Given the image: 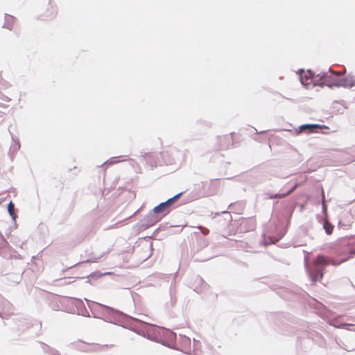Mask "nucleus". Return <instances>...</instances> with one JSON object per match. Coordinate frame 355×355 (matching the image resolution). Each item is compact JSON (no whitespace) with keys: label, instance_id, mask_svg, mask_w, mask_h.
<instances>
[{"label":"nucleus","instance_id":"nucleus-1","mask_svg":"<svg viewBox=\"0 0 355 355\" xmlns=\"http://www.w3.org/2000/svg\"><path fill=\"white\" fill-rule=\"evenodd\" d=\"M180 195L181 193H179L174 197L167 200L166 202L160 203L159 205L154 207L153 212L156 214L166 216L170 212L171 205L179 198Z\"/></svg>","mask_w":355,"mask_h":355},{"label":"nucleus","instance_id":"nucleus-2","mask_svg":"<svg viewBox=\"0 0 355 355\" xmlns=\"http://www.w3.org/2000/svg\"><path fill=\"white\" fill-rule=\"evenodd\" d=\"M331 85L336 87H352L355 86V75L349 74L343 78L336 79Z\"/></svg>","mask_w":355,"mask_h":355},{"label":"nucleus","instance_id":"nucleus-3","mask_svg":"<svg viewBox=\"0 0 355 355\" xmlns=\"http://www.w3.org/2000/svg\"><path fill=\"white\" fill-rule=\"evenodd\" d=\"M300 79L301 83L305 86H309L311 84H315L314 73L311 70H308L306 72H303L300 76Z\"/></svg>","mask_w":355,"mask_h":355},{"label":"nucleus","instance_id":"nucleus-4","mask_svg":"<svg viewBox=\"0 0 355 355\" xmlns=\"http://www.w3.org/2000/svg\"><path fill=\"white\" fill-rule=\"evenodd\" d=\"M11 101L12 98L8 94L0 91V112H3L2 109H7Z\"/></svg>","mask_w":355,"mask_h":355},{"label":"nucleus","instance_id":"nucleus-5","mask_svg":"<svg viewBox=\"0 0 355 355\" xmlns=\"http://www.w3.org/2000/svg\"><path fill=\"white\" fill-rule=\"evenodd\" d=\"M318 128L328 129L329 128L326 125H314V124H304V125H302L299 127L298 130H297V133L300 134V132H302V131H304V130H309V132H315V130L318 129Z\"/></svg>","mask_w":355,"mask_h":355},{"label":"nucleus","instance_id":"nucleus-6","mask_svg":"<svg viewBox=\"0 0 355 355\" xmlns=\"http://www.w3.org/2000/svg\"><path fill=\"white\" fill-rule=\"evenodd\" d=\"M330 263L334 266H338L339 264V263H336L335 261L331 260L329 257L322 255L318 256L315 260V264L318 266H327Z\"/></svg>","mask_w":355,"mask_h":355},{"label":"nucleus","instance_id":"nucleus-7","mask_svg":"<svg viewBox=\"0 0 355 355\" xmlns=\"http://www.w3.org/2000/svg\"><path fill=\"white\" fill-rule=\"evenodd\" d=\"M16 22V18L12 15H7L6 16L5 26L10 30H12Z\"/></svg>","mask_w":355,"mask_h":355},{"label":"nucleus","instance_id":"nucleus-8","mask_svg":"<svg viewBox=\"0 0 355 355\" xmlns=\"http://www.w3.org/2000/svg\"><path fill=\"white\" fill-rule=\"evenodd\" d=\"M323 277V271L321 269H318L315 272L311 274L312 281L315 283L320 280Z\"/></svg>","mask_w":355,"mask_h":355},{"label":"nucleus","instance_id":"nucleus-9","mask_svg":"<svg viewBox=\"0 0 355 355\" xmlns=\"http://www.w3.org/2000/svg\"><path fill=\"white\" fill-rule=\"evenodd\" d=\"M323 227L328 235L332 234L334 230V225L329 223L327 220H325L323 224Z\"/></svg>","mask_w":355,"mask_h":355},{"label":"nucleus","instance_id":"nucleus-10","mask_svg":"<svg viewBox=\"0 0 355 355\" xmlns=\"http://www.w3.org/2000/svg\"><path fill=\"white\" fill-rule=\"evenodd\" d=\"M296 187H297V185L294 186L287 193H283V194H275V196H271L270 198H284V197L288 196V194H290L291 192H293L295 189Z\"/></svg>","mask_w":355,"mask_h":355},{"label":"nucleus","instance_id":"nucleus-11","mask_svg":"<svg viewBox=\"0 0 355 355\" xmlns=\"http://www.w3.org/2000/svg\"><path fill=\"white\" fill-rule=\"evenodd\" d=\"M327 79H328V73H323L322 76H321V78H320V80H321L320 85H330L328 83Z\"/></svg>","mask_w":355,"mask_h":355},{"label":"nucleus","instance_id":"nucleus-12","mask_svg":"<svg viewBox=\"0 0 355 355\" xmlns=\"http://www.w3.org/2000/svg\"><path fill=\"white\" fill-rule=\"evenodd\" d=\"M15 205L12 202H10L8 205V211L10 216H13L15 215Z\"/></svg>","mask_w":355,"mask_h":355},{"label":"nucleus","instance_id":"nucleus-13","mask_svg":"<svg viewBox=\"0 0 355 355\" xmlns=\"http://www.w3.org/2000/svg\"><path fill=\"white\" fill-rule=\"evenodd\" d=\"M322 207H323V209H326L327 207H326L325 203H324V191H322Z\"/></svg>","mask_w":355,"mask_h":355},{"label":"nucleus","instance_id":"nucleus-14","mask_svg":"<svg viewBox=\"0 0 355 355\" xmlns=\"http://www.w3.org/2000/svg\"><path fill=\"white\" fill-rule=\"evenodd\" d=\"M343 74V73H335V75H337V76H341Z\"/></svg>","mask_w":355,"mask_h":355}]
</instances>
